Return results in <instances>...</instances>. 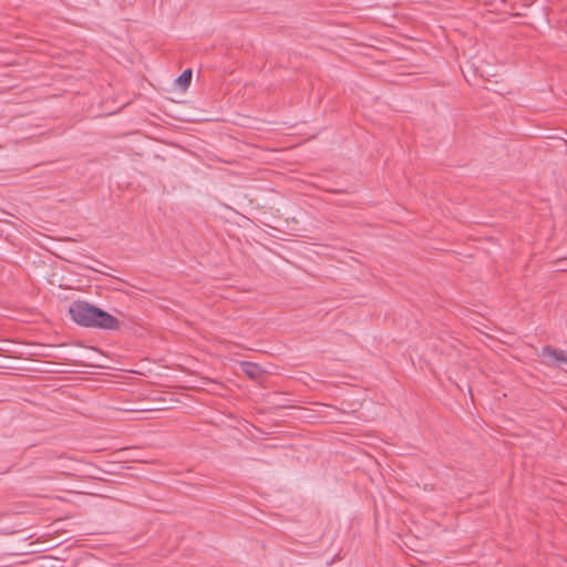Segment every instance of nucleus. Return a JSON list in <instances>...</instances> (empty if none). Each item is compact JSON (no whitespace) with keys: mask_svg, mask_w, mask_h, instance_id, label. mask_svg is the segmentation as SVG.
<instances>
[{"mask_svg":"<svg viewBox=\"0 0 567 567\" xmlns=\"http://www.w3.org/2000/svg\"><path fill=\"white\" fill-rule=\"evenodd\" d=\"M69 313L71 319L82 327L104 330H116L120 327L117 318L86 301H74L69 308Z\"/></svg>","mask_w":567,"mask_h":567,"instance_id":"obj_1","label":"nucleus"},{"mask_svg":"<svg viewBox=\"0 0 567 567\" xmlns=\"http://www.w3.org/2000/svg\"><path fill=\"white\" fill-rule=\"evenodd\" d=\"M241 369L251 379L259 378L262 372L261 368L258 364L249 361L241 362Z\"/></svg>","mask_w":567,"mask_h":567,"instance_id":"obj_3","label":"nucleus"},{"mask_svg":"<svg viewBox=\"0 0 567 567\" xmlns=\"http://www.w3.org/2000/svg\"><path fill=\"white\" fill-rule=\"evenodd\" d=\"M192 70L190 69H187L185 71H183L178 78L176 79V84L181 87V89H186L189 84H190V81H192Z\"/></svg>","mask_w":567,"mask_h":567,"instance_id":"obj_4","label":"nucleus"},{"mask_svg":"<svg viewBox=\"0 0 567 567\" xmlns=\"http://www.w3.org/2000/svg\"><path fill=\"white\" fill-rule=\"evenodd\" d=\"M543 355L553 364L559 367L563 363H567V351L545 347L543 349Z\"/></svg>","mask_w":567,"mask_h":567,"instance_id":"obj_2","label":"nucleus"}]
</instances>
